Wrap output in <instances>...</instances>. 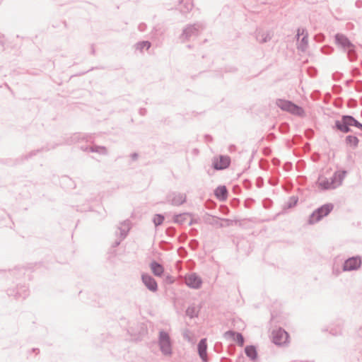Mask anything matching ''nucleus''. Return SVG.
Instances as JSON below:
<instances>
[{
    "mask_svg": "<svg viewBox=\"0 0 362 362\" xmlns=\"http://www.w3.org/2000/svg\"><path fill=\"white\" fill-rule=\"evenodd\" d=\"M204 28L205 25L202 22L188 24L183 28L182 33L180 36V39L182 42L194 39L199 36Z\"/></svg>",
    "mask_w": 362,
    "mask_h": 362,
    "instance_id": "2",
    "label": "nucleus"
},
{
    "mask_svg": "<svg viewBox=\"0 0 362 362\" xmlns=\"http://www.w3.org/2000/svg\"><path fill=\"white\" fill-rule=\"evenodd\" d=\"M308 33L305 28H298L297 30L296 38L298 40L300 35H305Z\"/></svg>",
    "mask_w": 362,
    "mask_h": 362,
    "instance_id": "34",
    "label": "nucleus"
},
{
    "mask_svg": "<svg viewBox=\"0 0 362 362\" xmlns=\"http://www.w3.org/2000/svg\"><path fill=\"white\" fill-rule=\"evenodd\" d=\"M198 223V219H195V218H192L190 220V221L189 222L188 225L189 226H192L193 224H195V223Z\"/></svg>",
    "mask_w": 362,
    "mask_h": 362,
    "instance_id": "38",
    "label": "nucleus"
},
{
    "mask_svg": "<svg viewBox=\"0 0 362 362\" xmlns=\"http://www.w3.org/2000/svg\"><path fill=\"white\" fill-rule=\"evenodd\" d=\"M257 187H261V185L260 184H257Z\"/></svg>",
    "mask_w": 362,
    "mask_h": 362,
    "instance_id": "59",
    "label": "nucleus"
},
{
    "mask_svg": "<svg viewBox=\"0 0 362 362\" xmlns=\"http://www.w3.org/2000/svg\"><path fill=\"white\" fill-rule=\"evenodd\" d=\"M245 206H246V207H247V206H248L247 205H249V203H247V201H245Z\"/></svg>",
    "mask_w": 362,
    "mask_h": 362,
    "instance_id": "53",
    "label": "nucleus"
},
{
    "mask_svg": "<svg viewBox=\"0 0 362 362\" xmlns=\"http://www.w3.org/2000/svg\"><path fill=\"white\" fill-rule=\"evenodd\" d=\"M334 208V205L331 203L325 204L315 209L310 216L308 223L314 224L320 221L323 217L327 216Z\"/></svg>",
    "mask_w": 362,
    "mask_h": 362,
    "instance_id": "4",
    "label": "nucleus"
},
{
    "mask_svg": "<svg viewBox=\"0 0 362 362\" xmlns=\"http://www.w3.org/2000/svg\"><path fill=\"white\" fill-rule=\"evenodd\" d=\"M151 269L153 274L156 276H161L164 272V268L160 263L153 261L151 263Z\"/></svg>",
    "mask_w": 362,
    "mask_h": 362,
    "instance_id": "18",
    "label": "nucleus"
},
{
    "mask_svg": "<svg viewBox=\"0 0 362 362\" xmlns=\"http://www.w3.org/2000/svg\"><path fill=\"white\" fill-rule=\"evenodd\" d=\"M151 46V43L149 41H141L137 42V49H146L148 50Z\"/></svg>",
    "mask_w": 362,
    "mask_h": 362,
    "instance_id": "29",
    "label": "nucleus"
},
{
    "mask_svg": "<svg viewBox=\"0 0 362 362\" xmlns=\"http://www.w3.org/2000/svg\"><path fill=\"white\" fill-rule=\"evenodd\" d=\"M218 226H219V227H221V228L223 226L222 223H219V224H218Z\"/></svg>",
    "mask_w": 362,
    "mask_h": 362,
    "instance_id": "55",
    "label": "nucleus"
},
{
    "mask_svg": "<svg viewBox=\"0 0 362 362\" xmlns=\"http://www.w3.org/2000/svg\"><path fill=\"white\" fill-rule=\"evenodd\" d=\"M214 194L221 202L225 201L228 197V190L226 186L220 185L214 190Z\"/></svg>",
    "mask_w": 362,
    "mask_h": 362,
    "instance_id": "17",
    "label": "nucleus"
},
{
    "mask_svg": "<svg viewBox=\"0 0 362 362\" xmlns=\"http://www.w3.org/2000/svg\"><path fill=\"white\" fill-rule=\"evenodd\" d=\"M141 281L144 286L151 292L158 291V284L155 279L148 274H141Z\"/></svg>",
    "mask_w": 362,
    "mask_h": 362,
    "instance_id": "8",
    "label": "nucleus"
},
{
    "mask_svg": "<svg viewBox=\"0 0 362 362\" xmlns=\"http://www.w3.org/2000/svg\"><path fill=\"white\" fill-rule=\"evenodd\" d=\"M164 220V216L160 214H155L153 218V222L156 226H158L163 224Z\"/></svg>",
    "mask_w": 362,
    "mask_h": 362,
    "instance_id": "28",
    "label": "nucleus"
},
{
    "mask_svg": "<svg viewBox=\"0 0 362 362\" xmlns=\"http://www.w3.org/2000/svg\"><path fill=\"white\" fill-rule=\"evenodd\" d=\"M264 151H266L264 152V154H267V153H268V151H267V149H264Z\"/></svg>",
    "mask_w": 362,
    "mask_h": 362,
    "instance_id": "58",
    "label": "nucleus"
},
{
    "mask_svg": "<svg viewBox=\"0 0 362 362\" xmlns=\"http://www.w3.org/2000/svg\"><path fill=\"white\" fill-rule=\"evenodd\" d=\"M224 337L227 339H231L236 341L240 346H243L244 345L245 339L243 334L240 332L229 330L225 332Z\"/></svg>",
    "mask_w": 362,
    "mask_h": 362,
    "instance_id": "12",
    "label": "nucleus"
},
{
    "mask_svg": "<svg viewBox=\"0 0 362 362\" xmlns=\"http://www.w3.org/2000/svg\"><path fill=\"white\" fill-rule=\"evenodd\" d=\"M209 216H210V215H208ZM211 217H212V218H215L216 217L215 216H211Z\"/></svg>",
    "mask_w": 362,
    "mask_h": 362,
    "instance_id": "60",
    "label": "nucleus"
},
{
    "mask_svg": "<svg viewBox=\"0 0 362 362\" xmlns=\"http://www.w3.org/2000/svg\"><path fill=\"white\" fill-rule=\"evenodd\" d=\"M194 4L192 0H180V9L183 13H187L192 9Z\"/></svg>",
    "mask_w": 362,
    "mask_h": 362,
    "instance_id": "19",
    "label": "nucleus"
},
{
    "mask_svg": "<svg viewBox=\"0 0 362 362\" xmlns=\"http://www.w3.org/2000/svg\"><path fill=\"white\" fill-rule=\"evenodd\" d=\"M186 284L192 288L197 289L202 286V279L195 273L191 274L185 279Z\"/></svg>",
    "mask_w": 362,
    "mask_h": 362,
    "instance_id": "11",
    "label": "nucleus"
},
{
    "mask_svg": "<svg viewBox=\"0 0 362 362\" xmlns=\"http://www.w3.org/2000/svg\"><path fill=\"white\" fill-rule=\"evenodd\" d=\"M332 185H331L330 179L328 180L325 178V180H322L319 182V186L320 187L321 189L325 190L333 189Z\"/></svg>",
    "mask_w": 362,
    "mask_h": 362,
    "instance_id": "27",
    "label": "nucleus"
},
{
    "mask_svg": "<svg viewBox=\"0 0 362 362\" xmlns=\"http://www.w3.org/2000/svg\"><path fill=\"white\" fill-rule=\"evenodd\" d=\"M245 353L252 361H255L257 358V349L253 345L247 346L245 348Z\"/></svg>",
    "mask_w": 362,
    "mask_h": 362,
    "instance_id": "21",
    "label": "nucleus"
},
{
    "mask_svg": "<svg viewBox=\"0 0 362 362\" xmlns=\"http://www.w3.org/2000/svg\"><path fill=\"white\" fill-rule=\"evenodd\" d=\"M289 112L294 115L302 116L304 114V110L301 107L293 103Z\"/></svg>",
    "mask_w": 362,
    "mask_h": 362,
    "instance_id": "25",
    "label": "nucleus"
},
{
    "mask_svg": "<svg viewBox=\"0 0 362 362\" xmlns=\"http://www.w3.org/2000/svg\"><path fill=\"white\" fill-rule=\"evenodd\" d=\"M345 142L355 148L358 145L359 139L356 136L349 135L346 137Z\"/></svg>",
    "mask_w": 362,
    "mask_h": 362,
    "instance_id": "24",
    "label": "nucleus"
},
{
    "mask_svg": "<svg viewBox=\"0 0 362 362\" xmlns=\"http://www.w3.org/2000/svg\"><path fill=\"white\" fill-rule=\"evenodd\" d=\"M342 76V74L339 72H335L332 74V79L334 81H339Z\"/></svg>",
    "mask_w": 362,
    "mask_h": 362,
    "instance_id": "36",
    "label": "nucleus"
},
{
    "mask_svg": "<svg viewBox=\"0 0 362 362\" xmlns=\"http://www.w3.org/2000/svg\"><path fill=\"white\" fill-rule=\"evenodd\" d=\"M221 220L224 221H226V222H230V221L229 219H227V218H222Z\"/></svg>",
    "mask_w": 362,
    "mask_h": 362,
    "instance_id": "48",
    "label": "nucleus"
},
{
    "mask_svg": "<svg viewBox=\"0 0 362 362\" xmlns=\"http://www.w3.org/2000/svg\"><path fill=\"white\" fill-rule=\"evenodd\" d=\"M347 174L346 170H337L336 171L332 177L330 178L331 185L333 189L339 187Z\"/></svg>",
    "mask_w": 362,
    "mask_h": 362,
    "instance_id": "10",
    "label": "nucleus"
},
{
    "mask_svg": "<svg viewBox=\"0 0 362 362\" xmlns=\"http://www.w3.org/2000/svg\"><path fill=\"white\" fill-rule=\"evenodd\" d=\"M159 247L160 249L166 251L170 250L173 248V245L170 243L166 242L165 240H162L160 242Z\"/></svg>",
    "mask_w": 362,
    "mask_h": 362,
    "instance_id": "31",
    "label": "nucleus"
},
{
    "mask_svg": "<svg viewBox=\"0 0 362 362\" xmlns=\"http://www.w3.org/2000/svg\"><path fill=\"white\" fill-rule=\"evenodd\" d=\"M264 151H266L264 152V154H267V153H268V151H267V149H264Z\"/></svg>",
    "mask_w": 362,
    "mask_h": 362,
    "instance_id": "57",
    "label": "nucleus"
},
{
    "mask_svg": "<svg viewBox=\"0 0 362 362\" xmlns=\"http://www.w3.org/2000/svg\"><path fill=\"white\" fill-rule=\"evenodd\" d=\"M130 228V222L128 220H126L120 223V226L118 228V230H119L120 233V239L119 240H117L115 242V247L119 245L121 240L127 236Z\"/></svg>",
    "mask_w": 362,
    "mask_h": 362,
    "instance_id": "14",
    "label": "nucleus"
},
{
    "mask_svg": "<svg viewBox=\"0 0 362 362\" xmlns=\"http://www.w3.org/2000/svg\"><path fill=\"white\" fill-rule=\"evenodd\" d=\"M168 201L174 206H180L186 202V195L174 192L168 196Z\"/></svg>",
    "mask_w": 362,
    "mask_h": 362,
    "instance_id": "15",
    "label": "nucleus"
},
{
    "mask_svg": "<svg viewBox=\"0 0 362 362\" xmlns=\"http://www.w3.org/2000/svg\"><path fill=\"white\" fill-rule=\"evenodd\" d=\"M146 113V110L145 109H140L139 110V114L141 115H144Z\"/></svg>",
    "mask_w": 362,
    "mask_h": 362,
    "instance_id": "42",
    "label": "nucleus"
},
{
    "mask_svg": "<svg viewBox=\"0 0 362 362\" xmlns=\"http://www.w3.org/2000/svg\"><path fill=\"white\" fill-rule=\"evenodd\" d=\"M355 127H356L362 131V124L361 122H359L358 121L357 122V124Z\"/></svg>",
    "mask_w": 362,
    "mask_h": 362,
    "instance_id": "40",
    "label": "nucleus"
},
{
    "mask_svg": "<svg viewBox=\"0 0 362 362\" xmlns=\"http://www.w3.org/2000/svg\"><path fill=\"white\" fill-rule=\"evenodd\" d=\"M351 83H352V80H347L345 83H346V86H349Z\"/></svg>",
    "mask_w": 362,
    "mask_h": 362,
    "instance_id": "43",
    "label": "nucleus"
},
{
    "mask_svg": "<svg viewBox=\"0 0 362 362\" xmlns=\"http://www.w3.org/2000/svg\"><path fill=\"white\" fill-rule=\"evenodd\" d=\"M187 216H192V214L189 213H184L181 214L175 215L173 217V221L176 223H179L180 225H182L186 221V217Z\"/></svg>",
    "mask_w": 362,
    "mask_h": 362,
    "instance_id": "22",
    "label": "nucleus"
},
{
    "mask_svg": "<svg viewBox=\"0 0 362 362\" xmlns=\"http://www.w3.org/2000/svg\"><path fill=\"white\" fill-rule=\"evenodd\" d=\"M144 25H140L139 26V30H144Z\"/></svg>",
    "mask_w": 362,
    "mask_h": 362,
    "instance_id": "46",
    "label": "nucleus"
},
{
    "mask_svg": "<svg viewBox=\"0 0 362 362\" xmlns=\"http://www.w3.org/2000/svg\"><path fill=\"white\" fill-rule=\"evenodd\" d=\"M288 332L281 327L272 331V341L277 346L288 344Z\"/></svg>",
    "mask_w": 362,
    "mask_h": 362,
    "instance_id": "6",
    "label": "nucleus"
},
{
    "mask_svg": "<svg viewBox=\"0 0 362 362\" xmlns=\"http://www.w3.org/2000/svg\"><path fill=\"white\" fill-rule=\"evenodd\" d=\"M189 245L192 250H195L199 245V242L197 240H192Z\"/></svg>",
    "mask_w": 362,
    "mask_h": 362,
    "instance_id": "35",
    "label": "nucleus"
},
{
    "mask_svg": "<svg viewBox=\"0 0 362 362\" xmlns=\"http://www.w3.org/2000/svg\"><path fill=\"white\" fill-rule=\"evenodd\" d=\"M356 6L358 7V8H361V6H362V1H357L356 2Z\"/></svg>",
    "mask_w": 362,
    "mask_h": 362,
    "instance_id": "41",
    "label": "nucleus"
},
{
    "mask_svg": "<svg viewBox=\"0 0 362 362\" xmlns=\"http://www.w3.org/2000/svg\"><path fill=\"white\" fill-rule=\"evenodd\" d=\"M308 47V33H306L302 37L300 42L298 45V49L302 52H305Z\"/></svg>",
    "mask_w": 362,
    "mask_h": 362,
    "instance_id": "23",
    "label": "nucleus"
},
{
    "mask_svg": "<svg viewBox=\"0 0 362 362\" xmlns=\"http://www.w3.org/2000/svg\"><path fill=\"white\" fill-rule=\"evenodd\" d=\"M197 351L203 362L208 361L206 339H202L197 344Z\"/></svg>",
    "mask_w": 362,
    "mask_h": 362,
    "instance_id": "13",
    "label": "nucleus"
},
{
    "mask_svg": "<svg viewBox=\"0 0 362 362\" xmlns=\"http://www.w3.org/2000/svg\"><path fill=\"white\" fill-rule=\"evenodd\" d=\"M336 45L346 53L348 59L354 62L357 59L356 47L344 34L337 33L334 36Z\"/></svg>",
    "mask_w": 362,
    "mask_h": 362,
    "instance_id": "1",
    "label": "nucleus"
},
{
    "mask_svg": "<svg viewBox=\"0 0 362 362\" xmlns=\"http://www.w3.org/2000/svg\"><path fill=\"white\" fill-rule=\"evenodd\" d=\"M277 162L279 163V160H278V159H274V163H277Z\"/></svg>",
    "mask_w": 362,
    "mask_h": 362,
    "instance_id": "52",
    "label": "nucleus"
},
{
    "mask_svg": "<svg viewBox=\"0 0 362 362\" xmlns=\"http://www.w3.org/2000/svg\"><path fill=\"white\" fill-rule=\"evenodd\" d=\"M245 206H246V207H247V206H248L247 205H249V203H247V201H245Z\"/></svg>",
    "mask_w": 362,
    "mask_h": 362,
    "instance_id": "54",
    "label": "nucleus"
},
{
    "mask_svg": "<svg viewBox=\"0 0 362 362\" xmlns=\"http://www.w3.org/2000/svg\"><path fill=\"white\" fill-rule=\"evenodd\" d=\"M358 120L351 115H342L340 120H336L333 129L342 133H349L351 130L350 127H356Z\"/></svg>",
    "mask_w": 362,
    "mask_h": 362,
    "instance_id": "3",
    "label": "nucleus"
},
{
    "mask_svg": "<svg viewBox=\"0 0 362 362\" xmlns=\"http://www.w3.org/2000/svg\"><path fill=\"white\" fill-rule=\"evenodd\" d=\"M276 105L280 107L282 110L287 111L289 112L291 110V106L293 103L289 100H286L283 99H278L276 102Z\"/></svg>",
    "mask_w": 362,
    "mask_h": 362,
    "instance_id": "20",
    "label": "nucleus"
},
{
    "mask_svg": "<svg viewBox=\"0 0 362 362\" xmlns=\"http://www.w3.org/2000/svg\"><path fill=\"white\" fill-rule=\"evenodd\" d=\"M277 162L279 163V160H278V159H274V163H277Z\"/></svg>",
    "mask_w": 362,
    "mask_h": 362,
    "instance_id": "51",
    "label": "nucleus"
},
{
    "mask_svg": "<svg viewBox=\"0 0 362 362\" xmlns=\"http://www.w3.org/2000/svg\"><path fill=\"white\" fill-rule=\"evenodd\" d=\"M291 168H292L291 163L288 162V163H285V165H284L285 170H289L290 169H291Z\"/></svg>",
    "mask_w": 362,
    "mask_h": 362,
    "instance_id": "37",
    "label": "nucleus"
},
{
    "mask_svg": "<svg viewBox=\"0 0 362 362\" xmlns=\"http://www.w3.org/2000/svg\"><path fill=\"white\" fill-rule=\"evenodd\" d=\"M264 151H266L264 152V154H267V153H268V151H267V149H264Z\"/></svg>",
    "mask_w": 362,
    "mask_h": 362,
    "instance_id": "56",
    "label": "nucleus"
},
{
    "mask_svg": "<svg viewBox=\"0 0 362 362\" xmlns=\"http://www.w3.org/2000/svg\"><path fill=\"white\" fill-rule=\"evenodd\" d=\"M131 156L132 158H136V153H132Z\"/></svg>",
    "mask_w": 362,
    "mask_h": 362,
    "instance_id": "47",
    "label": "nucleus"
},
{
    "mask_svg": "<svg viewBox=\"0 0 362 362\" xmlns=\"http://www.w3.org/2000/svg\"><path fill=\"white\" fill-rule=\"evenodd\" d=\"M334 88H341L339 86L334 85Z\"/></svg>",
    "mask_w": 362,
    "mask_h": 362,
    "instance_id": "49",
    "label": "nucleus"
},
{
    "mask_svg": "<svg viewBox=\"0 0 362 362\" xmlns=\"http://www.w3.org/2000/svg\"><path fill=\"white\" fill-rule=\"evenodd\" d=\"M158 344L160 351L165 356L172 354V345L170 335L165 331L159 332Z\"/></svg>",
    "mask_w": 362,
    "mask_h": 362,
    "instance_id": "5",
    "label": "nucleus"
},
{
    "mask_svg": "<svg viewBox=\"0 0 362 362\" xmlns=\"http://www.w3.org/2000/svg\"><path fill=\"white\" fill-rule=\"evenodd\" d=\"M206 222H207V223H210L211 225H217V224H218V220H216L214 221H209L208 220H206Z\"/></svg>",
    "mask_w": 362,
    "mask_h": 362,
    "instance_id": "39",
    "label": "nucleus"
},
{
    "mask_svg": "<svg viewBox=\"0 0 362 362\" xmlns=\"http://www.w3.org/2000/svg\"><path fill=\"white\" fill-rule=\"evenodd\" d=\"M206 139L208 140V141H211L212 140V137L209 135H206Z\"/></svg>",
    "mask_w": 362,
    "mask_h": 362,
    "instance_id": "44",
    "label": "nucleus"
},
{
    "mask_svg": "<svg viewBox=\"0 0 362 362\" xmlns=\"http://www.w3.org/2000/svg\"><path fill=\"white\" fill-rule=\"evenodd\" d=\"M331 333L333 334V335H337L338 334V332H334L332 330L331 331Z\"/></svg>",
    "mask_w": 362,
    "mask_h": 362,
    "instance_id": "50",
    "label": "nucleus"
},
{
    "mask_svg": "<svg viewBox=\"0 0 362 362\" xmlns=\"http://www.w3.org/2000/svg\"><path fill=\"white\" fill-rule=\"evenodd\" d=\"M255 37H256V40L259 43H265L272 39V37L268 32H264L261 29L256 30Z\"/></svg>",
    "mask_w": 362,
    "mask_h": 362,
    "instance_id": "16",
    "label": "nucleus"
},
{
    "mask_svg": "<svg viewBox=\"0 0 362 362\" xmlns=\"http://www.w3.org/2000/svg\"><path fill=\"white\" fill-rule=\"evenodd\" d=\"M298 201V198L297 197H296V196L291 197L287 202V206L288 208L293 207L294 206L296 205Z\"/></svg>",
    "mask_w": 362,
    "mask_h": 362,
    "instance_id": "32",
    "label": "nucleus"
},
{
    "mask_svg": "<svg viewBox=\"0 0 362 362\" xmlns=\"http://www.w3.org/2000/svg\"><path fill=\"white\" fill-rule=\"evenodd\" d=\"M358 86H361L362 87V82L359 81V82L357 83L356 89H357V90H359L358 88Z\"/></svg>",
    "mask_w": 362,
    "mask_h": 362,
    "instance_id": "45",
    "label": "nucleus"
},
{
    "mask_svg": "<svg viewBox=\"0 0 362 362\" xmlns=\"http://www.w3.org/2000/svg\"><path fill=\"white\" fill-rule=\"evenodd\" d=\"M165 233L168 236L173 237L175 234V228L173 227H168L165 230Z\"/></svg>",
    "mask_w": 362,
    "mask_h": 362,
    "instance_id": "33",
    "label": "nucleus"
},
{
    "mask_svg": "<svg viewBox=\"0 0 362 362\" xmlns=\"http://www.w3.org/2000/svg\"><path fill=\"white\" fill-rule=\"evenodd\" d=\"M361 264L359 257H352L346 259L343 265L344 271H353L358 269Z\"/></svg>",
    "mask_w": 362,
    "mask_h": 362,
    "instance_id": "9",
    "label": "nucleus"
},
{
    "mask_svg": "<svg viewBox=\"0 0 362 362\" xmlns=\"http://www.w3.org/2000/svg\"><path fill=\"white\" fill-rule=\"evenodd\" d=\"M186 315L190 318H193L198 316V310L194 305L189 306L186 310Z\"/></svg>",
    "mask_w": 362,
    "mask_h": 362,
    "instance_id": "26",
    "label": "nucleus"
},
{
    "mask_svg": "<svg viewBox=\"0 0 362 362\" xmlns=\"http://www.w3.org/2000/svg\"><path fill=\"white\" fill-rule=\"evenodd\" d=\"M90 151L92 152L99 153L100 154H106L107 153V149L104 146H92L90 148Z\"/></svg>",
    "mask_w": 362,
    "mask_h": 362,
    "instance_id": "30",
    "label": "nucleus"
},
{
    "mask_svg": "<svg viewBox=\"0 0 362 362\" xmlns=\"http://www.w3.org/2000/svg\"><path fill=\"white\" fill-rule=\"evenodd\" d=\"M230 164V158L228 156H220L214 158L212 165L216 170H222L227 168Z\"/></svg>",
    "mask_w": 362,
    "mask_h": 362,
    "instance_id": "7",
    "label": "nucleus"
}]
</instances>
